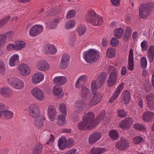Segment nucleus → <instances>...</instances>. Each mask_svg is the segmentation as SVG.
I'll use <instances>...</instances> for the list:
<instances>
[{
  "label": "nucleus",
  "mask_w": 154,
  "mask_h": 154,
  "mask_svg": "<svg viewBox=\"0 0 154 154\" xmlns=\"http://www.w3.org/2000/svg\"><path fill=\"white\" fill-rule=\"evenodd\" d=\"M10 18L9 16L5 17L0 21V27L5 25L9 21Z\"/></svg>",
  "instance_id": "50"
},
{
  "label": "nucleus",
  "mask_w": 154,
  "mask_h": 154,
  "mask_svg": "<svg viewBox=\"0 0 154 154\" xmlns=\"http://www.w3.org/2000/svg\"><path fill=\"white\" fill-rule=\"evenodd\" d=\"M43 135L44 137L46 140L47 144H50L53 141L54 136L53 135L50 134V132L49 131H45L43 133Z\"/></svg>",
  "instance_id": "27"
},
{
  "label": "nucleus",
  "mask_w": 154,
  "mask_h": 154,
  "mask_svg": "<svg viewBox=\"0 0 154 154\" xmlns=\"http://www.w3.org/2000/svg\"><path fill=\"white\" fill-rule=\"evenodd\" d=\"M140 64L141 67L145 69L147 65V62L145 57H143L140 59Z\"/></svg>",
  "instance_id": "46"
},
{
  "label": "nucleus",
  "mask_w": 154,
  "mask_h": 154,
  "mask_svg": "<svg viewBox=\"0 0 154 154\" xmlns=\"http://www.w3.org/2000/svg\"><path fill=\"white\" fill-rule=\"evenodd\" d=\"M75 15V12L74 10H71L67 13L66 18L69 19L74 17Z\"/></svg>",
  "instance_id": "56"
},
{
  "label": "nucleus",
  "mask_w": 154,
  "mask_h": 154,
  "mask_svg": "<svg viewBox=\"0 0 154 154\" xmlns=\"http://www.w3.org/2000/svg\"><path fill=\"white\" fill-rule=\"evenodd\" d=\"M146 98L147 102L154 101V95L152 94H148L146 96Z\"/></svg>",
  "instance_id": "53"
},
{
  "label": "nucleus",
  "mask_w": 154,
  "mask_h": 154,
  "mask_svg": "<svg viewBox=\"0 0 154 154\" xmlns=\"http://www.w3.org/2000/svg\"><path fill=\"white\" fill-rule=\"evenodd\" d=\"M149 7L146 4H142L139 10V15L140 18L145 19L150 15Z\"/></svg>",
  "instance_id": "7"
},
{
  "label": "nucleus",
  "mask_w": 154,
  "mask_h": 154,
  "mask_svg": "<svg viewBox=\"0 0 154 154\" xmlns=\"http://www.w3.org/2000/svg\"><path fill=\"white\" fill-rule=\"evenodd\" d=\"M86 29V28L84 25H81L79 26L77 30L79 35L81 36L83 35L85 32Z\"/></svg>",
  "instance_id": "42"
},
{
  "label": "nucleus",
  "mask_w": 154,
  "mask_h": 154,
  "mask_svg": "<svg viewBox=\"0 0 154 154\" xmlns=\"http://www.w3.org/2000/svg\"><path fill=\"white\" fill-rule=\"evenodd\" d=\"M117 114L119 117L122 118L125 117L127 116L126 112L123 110H119L117 112Z\"/></svg>",
  "instance_id": "54"
},
{
  "label": "nucleus",
  "mask_w": 154,
  "mask_h": 154,
  "mask_svg": "<svg viewBox=\"0 0 154 154\" xmlns=\"http://www.w3.org/2000/svg\"><path fill=\"white\" fill-rule=\"evenodd\" d=\"M5 70V66L3 61L0 60V73L4 75Z\"/></svg>",
  "instance_id": "51"
},
{
  "label": "nucleus",
  "mask_w": 154,
  "mask_h": 154,
  "mask_svg": "<svg viewBox=\"0 0 154 154\" xmlns=\"http://www.w3.org/2000/svg\"><path fill=\"white\" fill-rule=\"evenodd\" d=\"M125 83L123 82H122L117 87L116 89V91L120 93L121 91L124 88Z\"/></svg>",
  "instance_id": "58"
},
{
  "label": "nucleus",
  "mask_w": 154,
  "mask_h": 154,
  "mask_svg": "<svg viewBox=\"0 0 154 154\" xmlns=\"http://www.w3.org/2000/svg\"><path fill=\"white\" fill-rule=\"evenodd\" d=\"M141 46L142 51L146 50L148 48L147 43L145 40L141 43Z\"/></svg>",
  "instance_id": "55"
},
{
  "label": "nucleus",
  "mask_w": 154,
  "mask_h": 154,
  "mask_svg": "<svg viewBox=\"0 0 154 154\" xmlns=\"http://www.w3.org/2000/svg\"><path fill=\"white\" fill-rule=\"evenodd\" d=\"M57 115L56 110L55 107L52 106L48 107V116L51 121H54L55 118L54 116Z\"/></svg>",
  "instance_id": "26"
},
{
  "label": "nucleus",
  "mask_w": 154,
  "mask_h": 154,
  "mask_svg": "<svg viewBox=\"0 0 154 154\" xmlns=\"http://www.w3.org/2000/svg\"><path fill=\"white\" fill-rule=\"evenodd\" d=\"M111 43L112 46L116 47L119 44V41L116 38H113L111 40Z\"/></svg>",
  "instance_id": "57"
},
{
  "label": "nucleus",
  "mask_w": 154,
  "mask_h": 154,
  "mask_svg": "<svg viewBox=\"0 0 154 154\" xmlns=\"http://www.w3.org/2000/svg\"><path fill=\"white\" fill-rule=\"evenodd\" d=\"M86 18L87 22L95 26L100 25L103 21L101 17L97 14L92 9H90L88 11L86 15Z\"/></svg>",
  "instance_id": "3"
},
{
  "label": "nucleus",
  "mask_w": 154,
  "mask_h": 154,
  "mask_svg": "<svg viewBox=\"0 0 154 154\" xmlns=\"http://www.w3.org/2000/svg\"><path fill=\"white\" fill-rule=\"evenodd\" d=\"M44 51L45 53L51 55L55 54L57 50L53 45L48 44L45 46Z\"/></svg>",
  "instance_id": "22"
},
{
  "label": "nucleus",
  "mask_w": 154,
  "mask_h": 154,
  "mask_svg": "<svg viewBox=\"0 0 154 154\" xmlns=\"http://www.w3.org/2000/svg\"><path fill=\"white\" fill-rule=\"evenodd\" d=\"M67 145V140L65 137L60 138L58 142V146L59 148L62 150L65 149Z\"/></svg>",
  "instance_id": "36"
},
{
  "label": "nucleus",
  "mask_w": 154,
  "mask_h": 154,
  "mask_svg": "<svg viewBox=\"0 0 154 154\" xmlns=\"http://www.w3.org/2000/svg\"><path fill=\"white\" fill-rule=\"evenodd\" d=\"M154 118V114L151 112L146 111L143 114V119L146 122H148L152 120Z\"/></svg>",
  "instance_id": "30"
},
{
  "label": "nucleus",
  "mask_w": 154,
  "mask_h": 154,
  "mask_svg": "<svg viewBox=\"0 0 154 154\" xmlns=\"http://www.w3.org/2000/svg\"><path fill=\"white\" fill-rule=\"evenodd\" d=\"M110 2L113 5L116 7L120 4V0H110Z\"/></svg>",
  "instance_id": "60"
},
{
  "label": "nucleus",
  "mask_w": 154,
  "mask_h": 154,
  "mask_svg": "<svg viewBox=\"0 0 154 154\" xmlns=\"http://www.w3.org/2000/svg\"><path fill=\"white\" fill-rule=\"evenodd\" d=\"M147 106L150 110H154V101L147 102Z\"/></svg>",
  "instance_id": "59"
},
{
  "label": "nucleus",
  "mask_w": 154,
  "mask_h": 154,
  "mask_svg": "<svg viewBox=\"0 0 154 154\" xmlns=\"http://www.w3.org/2000/svg\"><path fill=\"white\" fill-rule=\"evenodd\" d=\"M109 135L110 137L113 139L116 140L119 137L117 132L115 130H112L109 131Z\"/></svg>",
  "instance_id": "45"
},
{
  "label": "nucleus",
  "mask_w": 154,
  "mask_h": 154,
  "mask_svg": "<svg viewBox=\"0 0 154 154\" xmlns=\"http://www.w3.org/2000/svg\"><path fill=\"white\" fill-rule=\"evenodd\" d=\"M19 62V56L16 54L13 55L10 58L9 64L10 66H13L17 65Z\"/></svg>",
  "instance_id": "23"
},
{
  "label": "nucleus",
  "mask_w": 154,
  "mask_h": 154,
  "mask_svg": "<svg viewBox=\"0 0 154 154\" xmlns=\"http://www.w3.org/2000/svg\"><path fill=\"white\" fill-rule=\"evenodd\" d=\"M86 105L85 103L82 100H78L74 103V107L77 113H80L83 111Z\"/></svg>",
  "instance_id": "18"
},
{
  "label": "nucleus",
  "mask_w": 154,
  "mask_h": 154,
  "mask_svg": "<svg viewBox=\"0 0 154 154\" xmlns=\"http://www.w3.org/2000/svg\"><path fill=\"white\" fill-rule=\"evenodd\" d=\"M129 145V142L126 138L122 137L120 141L117 142L115 146L117 148L124 149L127 148Z\"/></svg>",
  "instance_id": "14"
},
{
  "label": "nucleus",
  "mask_w": 154,
  "mask_h": 154,
  "mask_svg": "<svg viewBox=\"0 0 154 154\" xmlns=\"http://www.w3.org/2000/svg\"><path fill=\"white\" fill-rule=\"evenodd\" d=\"M59 107L60 112L66 115L67 112V110L66 105L64 103H61Z\"/></svg>",
  "instance_id": "48"
},
{
  "label": "nucleus",
  "mask_w": 154,
  "mask_h": 154,
  "mask_svg": "<svg viewBox=\"0 0 154 154\" xmlns=\"http://www.w3.org/2000/svg\"><path fill=\"white\" fill-rule=\"evenodd\" d=\"M15 46V50L18 51L21 50L26 45L24 42L22 41H20L16 42L14 43Z\"/></svg>",
  "instance_id": "37"
},
{
  "label": "nucleus",
  "mask_w": 154,
  "mask_h": 154,
  "mask_svg": "<svg viewBox=\"0 0 154 154\" xmlns=\"http://www.w3.org/2000/svg\"><path fill=\"white\" fill-rule=\"evenodd\" d=\"M70 59V56L68 54H65L62 57L60 64V67L62 69L66 68L67 66Z\"/></svg>",
  "instance_id": "19"
},
{
  "label": "nucleus",
  "mask_w": 154,
  "mask_h": 154,
  "mask_svg": "<svg viewBox=\"0 0 154 154\" xmlns=\"http://www.w3.org/2000/svg\"><path fill=\"white\" fill-rule=\"evenodd\" d=\"M106 149L101 147L93 148L91 149V154H101L105 151Z\"/></svg>",
  "instance_id": "35"
},
{
  "label": "nucleus",
  "mask_w": 154,
  "mask_h": 154,
  "mask_svg": "<svg viewBox=\"0 0 154 154\" xmlns=\"http://www.w3.org/2000/svg\"><path fill=\"white\" fill-rule=\"evenodd\" d=\"M122 101L125 104L129 103L130 98V95L128 91L126 90L123 91L121 95Z\"/></svg>",
  "instance_id": "32"
},
{
  "label": "nucleus",
  "mask_w": 154,
  "mask_h": 154,
  "mask_svg": "<svg viewBox=\"0 0 154 154\" xmlns=\"http://www.w3.org/2000/svg\"><path fill=\"white\" fill-rule=\"evenodd\" d=\"M133 123L132 119L130 118H127L119 122V126L123 130L129 128Z\"/></svg>",
  "instance_id": "13"
},
{
  "label": "nucleus",
  "mask_w": 154,
  "mask_h": 154,
  "mask_svg": "<svg viewBox=\"0 0 154 154\" xmlns=\"http://www.w3.org/2000/svg\"><path fill=\"white\" fill-rule=\"evenodd\" d=\"M34 122V125L35 127L38 129L42 128L44 125V121L45 118L43 116L38 117Z\"/></svg>",
  "instance_id": "24"
},
{
  "label": "nucleus",
  "mask_w": 154,
  "mask_h": 154,
  "mask_svg": "<svg viewBox=\"0 0 154 154\" xmlns=\"http://www.w3.org/2000/svg\"><path fill=\"white\" fill-rule=\"evenodd\" d=\"M88 77L86 75H84L80 76L78 79L75 84V87L79 88L81 85L84 84L87 81Z\"/></svg>",
  "instance_id": "29"
},
{
  "label": "nucleus",
  "mask_w": 154,
  "mask_h": 154,
  "mask_svg": "<svg viewBox=\"0 0 154 154\" xmlns=\"http://www.w3.org/2000/svg\"><path fill=\"white\" fill-rule=\"evenodd\" d=\"M102 136V134L100 132L93 133L89 136L88 138V142L90 144H94L99 140Z\"/></svg>",
  "instance_id": "17"
},
{
  "label": "nucleus",
  "mask_w": 154,
  "mask_h": 154,
  "mask_svg": "<svg viewBox=\"0 0 154 154\" xmlns=\"http://www.w3.org/2000/svg\"><path fill=\"white\" fill-rule=\"evenodd\" d=\"M43 27L40 25H35L32 26L29 30V35L31 37H35L39 35L43 31Z\"/></svg>",
  "instance_id": "9"
},
{
  "label": "nucleus",
  "mask_w": 154,
  "mask_h": 154,
  "mask_svg": "<svg viewBox=\"0 0 154 154\" xmlns=\"http://www.w3.org/2000/svg\"><path fill=\"white\" fill-rule=\"evenodd\" d=\"M75 21L74 20H70L66 22L65 27L67 29L73 28L75 26Z\"/></svg>",
  "instance_id": "43"
},
{
  "label": "nucleus",
  "mask_w": 154,
  "mask_h": 154,
  "mask_svg": "<svg viewBox=\"0 0 154 154\" xmlns=\"http://www.w3.org/2000/svg\"><path fill=\"white\" fill-rule=\"evenodd\" d=\"M58 22L59 20L57 19H55L52 20L51 22L50 23V28L51 29L55 28L56 27Z\"/></svg>",
  "instance_id": "47"
},
{
  "label": "nucleus",
  "mask_w": 154,
  "mask_h": 154,
  "mask_svg": "<svg viewBox=\"0 0 154 154\" xmlns=\"http://www.w3.org/2000/svg\"><path fill=\"white\" fill-rule=\"evenodd\" d=\"M110 74L114 75H118V71L116 69L112 66H110L108 68Z\"/></svg>",
  "instance_id": "49"
},
{
  "label": "nucleus",
  "mask_w": 154,
  "mask_h": 154,
  "mask_svg": "<svg viewBox=\"0 0 154 154\" xmlns=\"http://www.w3.org/2000/svg\"><path fill=\"white\" fill-rule=\"evenodd\" d=\"M92 92L93 96L91 102L89 103V105L91 106H92L97 104L100 100L101 97L100 94L94 92V91Z\"/></svg>",
  "instance_id": "16"
},
{
  "label": "nucleus",
  "mask_w": 154,
  "mask_h": 154,
  "mask_svg": "<svg viewBox=\"0 0 154 154\" xmlns=\"http://www.w3.org/2000/svg\"><path fill=\"white\" fill-rule=\"evenodd\" d=\"M80 96L84 100H88L91 96L90 89L85 86H82L80 90Z\"/></svg>",
  "instance_id": "10"
},
{
  "label": "nucleus",
  "mask_w": 154,
  "mask_h": 154,
  "mask_svg": "<svg viewBox=\"0 0 154 154\" xmlns=\"http://www.w3.org/2000/svg\"><path fill=\"white\" fill-rule=\"evenodd\" d=\"M57 120V123L60 125H63L66 123L65 117L62 115L58 116Z\"/></svg>",
  "instance_id": "41"
},
{
  "label": "nucleus",
  "mask_w": 154,
  "mask_h": 154,
  "mask_svg": "<svg viewBox=\"0 0 154 154\" xmlns=\"http://www.w3.org/2000/svg\"><path fill=\"white\" fill-rule=\"evenodd\" d=\"M64 154H77V150L75 149H72Z\"/></svg>",
  "instance_id": "62"
},
{
  "label": "nucleus",
  "mask_w": 154,
  "mask_h": 154,
  "mask_svg": "<svg viewBox=\"0 0 154 154\" xmlns=\"http://www.w3.org/2000/svg\"><path fill=\"white\" fill-rule=\"evenodd\" d=\"M44 77V75L41 72H37L32 76V82L34 84H38L43 79Z\"/></svg>",
  "instance_id": "21"
},
{
  "label": "nucleus",
  "mask_w": 154,
  "mask_h": 154,
  "mask_svg": "<svg viewBox=\"0 0 154 154\" xmlns=\"http://www.w3.org/2000/svg\"><path fill=\"white\" fill-rule=\"evenodd\" d=\"M107 75L105 72L100 74L96 80H93L91 83L92 92L100 88L106 81Z\"/></svg>",
  "instance_id": "4"
},
{
  "label": "nucleus",
  "mask_w": 154,
  "mask_h": 154,
  "mask_svg": "<svg viewBox=\"0 0 154 154\" xmlns=\"http://www.w3.org/2000/svg\"><path fill=\"white\" fill-rule=\"evenodd\" d=\"M83 57L85 61L88 63H93L99 58L100 55L98 51L94 49H91L83 53Z\"/></svg>",
  "instance_id": "2"
},
{
  "label": "nucleus",
  "mask_w": 154,
  "mask_h": 154,
  "mask_svg": "<svg viewBox=\"0 0 154 154\" xmlns=\"http://www.w3.org/2000/svg\"><path fill=\"white\" fill-rule=\"evenodd\" d=\"M134 127L135 129L141 131H144L145 130L144 126L140 124H134Z\"/></svg>",
  "instance_id": "52"
},
{
  "label": "nucleus",
  "mask_w": 154,
  "mask_h": 154,
  "mask_svg": "<svg viewBox=\"0 0 154 154\" xmlns=\"http://www.w3.org/2000/svg\"><path fill=\"white\" fill-rule=\"evenodd\" d=\"M128 63V65L127 67L128 69L131 71L132 70L134 69V61L133 59V50L132 48H131L130 50Z\"/></svg>",
  "instance_id": "20"
},
{
  "label": "nucleus",
  "mask_w": 154,
  "mask_h": 154,
  "mask_svg": "<svg viewBox=\"0 0 154 154\" xmlns=\"http://www.w3.org/2000/svg\"><path fill=\"white\" fill-rule=\"evenodd\" d=\"M36 66L37 69L43 71L48 70L50 68V66L48 63L44 60L38 61L37 63Z\"/></svg>",
  "instance_id": "11"
},
{
  "label": "nucleus",
  "mask_w": 154,
  "mask_h": 154,
  "mask_svg": "<svg viewBox=\"0 0 154 154\" xmlns=\"http://www.w3.org/2000/svg\"><path fill=\"white\" fill-rule=\"evenodd\" d=\"M20 74L23 76L27 75L30 72V69L26 64L22 63L17 67Z\"/></svg>",
  "instance_id": "15"
},
{
  "label": "nucleus",
  "mask_w": 154,
  "mask_h": 154,
  "mask_svg": "<svg viewBox=\"0 0 154 154\" xmlns=\"http://www.w3.org/2000/svg\"><path fill=\"white\" fill-rule=\"evenodd\" d=\"M151 87L150 84L149 83H148L145 87V90L147 92H149L151 91Z\"/></svg>",
  "instance_id": "61"
},
{
  "label": "nucleus",
  "mask_w": 154,
  "mask_h": 154,
  "mask_svg": "<svg viewBox=\"0 0 154 154\" xmlns=\"http://www.w3.org/2000/svg\"><path fill=\"white\" fill-rule=\"evenodd\" d=\"M104 112L99 114L96 120L94 119V114L91 112L86 114L82 117L83 121L79 123L78 128L80 130H91L94 128L100 121L102 120L104 117Z\"/></svg>",
  "instance_id": "1"
},
{
  "label": "nucleus",
  "mask_w": 154,
  "mask_h": 154,
  "mask_svg": "<svg viewBox=\"0 0 154 154\" xmlns=\"http://www.w3.org/2000/svg\"><path fill=\"white\" fill-rule=\"evenodd\" d=\"M0 95L3 97L9 98L13 96V92L9 87H3L0 88Z\"/></svg>",
  "instance_id": "12"
},
{
  "label": "nucleus",
  "mask_w": 154,
  "mask_h": 154,
  "mask_svg": "<svg viewBox=\"0 0 154 154\" xmlns=\"http://www.w3.org/2000/svg\"><path fill=\"white\" fill-rule=\"evenodd\" d=\"M118 75H114L110 74L108 79L107 85L109 87H112L116 83Z\"/></svg>",
  "instance_id": "31"
},
{
  "label": "nucleus",
  "mask_w": 154,
  "mask_h": 154,
  "mask_svg": "<svg viewBox=\"0 0 154 154\" xmlns=\"http://www.w3.org/2000/svg\"><path fill=\"white\" fill-rule=\"evenodd\" d=\"M43 146L40 143L36 144L32 151L33 154H41L42 152Z\"/></svg>",
  "instance_id": "34"
},
{
  "label": "nucleus",
  "mask_w": 154,
  "mask_h": 154,
  "mask_svg": "<svg viewBox=\"0 0 154 154\" xmlns=\"http://www.w3.org/2000/svg\"><path fill=\"white\" fill-rule=\"evenodd\" d=\"M116 54L115 49L114 48H110L107 50L106 55L109 58H112L115 56Z\"/></svg>",
  "instance_id": "40"
},
{
  "label": "nucleus",
  "mask_w": 154,
  "mask_h": 154,
  "mask_svg": "<svg viewBox=\"0 0 154 154\" xmlns=\"http://www.w3.org/2000/svg\"><path fill=\"white\" fill-rule=\"evenodd\" d=\"M147 55L150 63L152 62L154 58V46L151 45L149 48Z\"/></svg>",
  "instance_id": "33"
},
{
  "label": "nucleus",
  "mask_w": 154,
  "mask_h": 154,
  "mask_svg": "<svg viewBox=\"0 0 154 154\" xmlns=\"http://www.w3.org/2000/svg\"><path fill=\"white\" fill-rule=\"evenodd\" d=\"M32 95L38 100L42 101L45 98V94L43 91L40 88L35 87L31 90Z\"/></svg>",
  "instance_id": "6"
},
{
  "label": "nucleus",
  "mask_w": 154,
  "mask_h": 154,
  "mask_svg": "<svg viewBox=\"0 0 154 154\" xmlns=\"http://www.w3.org/2000/svg\"><path fill=\"white\" fill-rule=\"evenodd\" d=\"M29 113L33 118L39 117L40 111L39 107L37 105L33 104L29 106L28 108Z\"/></svg>",
  "instance_id": "8"
},
{
  "label": "nucleus",
  "mask_w": 154,
  "mask_h": 154,
  "mask_svg": "<svg viewBox=\"0 0 154 154\" xmlns=\"http://www.w3.org/2000/svg\"><path fill=\"white\" fill-rule=\"evenodd\" d=\"M124 29L123 28H120L116 29L114 32V36L118 38H120L123 35Z\"/></svg>",
  "instance_id": "38"
},
{
  "label": "nucleus",
  "mask_w": 154,
  "mask_h": 154,
  "mask_svg": "<svg viewBox=\"0 0 154 154\" xmlns=\"http://www.w3.org/2000/svg\"><path fill=\"white\" fill-rule=\"evenodd\" d=\"M9 151V149L7 148H2L0 150V153L2 154H7Z\"/></svg>",
  "instance_id": "63"
},
{
  "label": "nucleus",
  "mask_w": 154,
  "mask_h": 154,
  "mask_svg": "<svg viewBox=\"0 0 154 154\" xmlns=\"http://www.w3.org/2000/svg\"><path fill=\"white\" fill-rule=\"evenodd\" d=\"M67 81L66 78L63 76H59L53 79V82L56 84L61 85L64 84Z\"/></svg>",
  "instance_id": "28"
},
{
  "label": "nucleus",
  "mask_w": 154,
  "mask_h": 154,
  "mask_svg": "<svg viewBox=\"0 0 154 154\" xmlns=\"http://www.w3.org/2000/svg\"><path fill=\"white\" fill-rule=\"evenodd\" d=\"M13 116V112L8 110L0 111V118L8 119H11Z\"/></svg>",
  "instance_id": "25"
},
{
  "label": "nucleus",
  "mask_w": 154,
  "mask_h": 154,
  "mask_svg": "<svg viewBox=\"0 0 154 154\" xmlns=\"http://www.w3.org/2000/svg\"><path fill=\"white\" fill-rule=\"evenodd\" d=\"M15 46L14 44H10L7 45V48L8 50H11L13 49L15 50Z\"/></svg>",
  "instance_id": "64"
},
{
  "label": "nucleus",
  "mask_w": 154,
  "mask_h": 154,
  "mask_svg": "<svg viewBox=\"0 0 154 154\" xmlns=\"http://www.w3.org/2000/svg\"><path fill=\"white\" fill-rule=\"evenodd\" d=\"M132 141L135 144H138L140 143L144 142L143 138L142 137L139 136L134 138Z\"/></svg>",
  "instance_id": "44"
},
{
  "label": "nucleus",
  "mask_w": 154,
  "mask_h": 154,
  "mask_svg": "<svg viewBox=\"0 0 154 154\" xmlns=\"http://www.w3.org/2000/svg\"><path fill=\"white\" fill-rule=\"evenodd\" d=\"M63 91L61 87L55 86L52 89V92L54 95L55 96H61V94Z\"/></svg>",
  "instance_id": "39"
},
{
  "label": "nucleus",
  "mask_w": 154,
  "mask_h": 154,
  "mask_svg": "<svg viewBox=\"0 0 154 154\" xmlns=\"http://www.w3.org/2000/svg\"><path fill=\"white\" fill-rule=\"evenodd\" d=\"M8 81L10 85L17 89H21L24 86L23 82L21 80L16 78H10Z\"/></svg>",
  "instance_id": "5"
}]
</instances>
